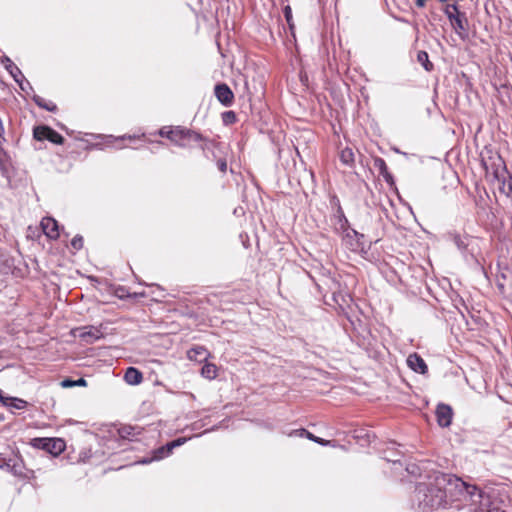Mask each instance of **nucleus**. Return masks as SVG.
Returning a JSON list of instances; mask_svg holds the SVG:
<instances>
[{"label":"nucleus","instance_id":"nucleus-1","mask_svg":"<svg viewBox=\"0 0 512 512\" xmlns=\"http://www.w3.org/2000/svg\"><path fill=\"white\" fill-rule=\"evenodd\" d=\"M413 501L422 512L433 511L448 503L462 512H502L477 486L440 472L434 473L428 482L417 484Z\"/></svg>","mask_w":512,"mask_h":512},{"label":"nucleus","instance_id":"nucleus-2","mask_svg":"<svg viewBox=\"0 0 512 512\" xmlns=\"http://www.w3.org/2000/svg\"><path fill=\"white\" fill-rule=\"evenodd\" d=\"M480 156L487 178L493 181H504V177H509L506 164L499 153L485 147Z\"/></svg>","mask_w":512,"mask_h":512},{"label":"nucleus","instance_id":"nucleus-3","mask_svg":"<svg viewBox=\"0 0 512 512\" xmlns=\"http://www.w3.org/2000/svg\"><path fill=\"white\" fill-rule=\"evenodd\" d=\"M167 138L175 145L183 148L190 147L192 142L204 140L200 133L180 126L169 129Z\"/></svg>","mask_w":512,"mask_h":512},{"label":"nucleus","instance_id":"nucleus-4","mask_svg":"<svg viewBox=\"0 0 512 512\" xmlns=\"http://www.w3.org/2000/svg\"><path fill=\"white\" fill-rule=\"evenodd\" d=\"M31 445L35 448L42 449L53 456L62 453L66 447L64 440L60 438H34Z\"/></svg>","mask_w":512,"mask_h":512},{"label":"nucleus","instance_id":"nucleus-5","mask_svg":"<svg viewBox=\"0 0 512 512\" xmlns=\"http://www.w3.org/2000/svg\"><path fill=\"white\" fill-rule=\"evenodd\" d=\"M33 137L38 141L48 140L54 144L64 143V137L49 126L41 125L33 129Z\"/></svg>","mask_w":512,"mask_h":512},{"label":"nucleus","instance_id":"nucleus-6","mask_svg":"<svg viewBox=\"0 0 512 512\" xmlns=\"http://www.w3.org/2000/svg\"><path fill=\"white\" fill-rule=\"evenodd\" d=\"M449 22L456 34L462 39L468 38V20L465 13H456L455 15H448Z\"/></svg>","mask_w":512,"mask_h":512},{"label":"nucleus","instance_id":"nucleus-7","mask_svg":"<svg viewBox=\"0 0 512 512\" xmlns=\"http://www.w3.org/2000/svg\"><path fill=\"white\" fill-rule=\"evenodd\" d=\"M343 240L345 245L353 252H358L365 248L364 235L354 229H346Z\"/></svg>","mask_w":512,"mask_h":512},{"label":"nucleus","instance_id":"nucleus-8","mask_svg":"<svg viewBox=\"0 0 512 512\" xmlns=\"http://www.w3.org/2000/svg\"><path fill=\"white\" fill-rule=\"evenodd\" d=\"M217 100L224 106L229 107L234 100V94L229 86L225 83L217 84L214 88Z\"/></svg>","mask_w":512,"mask_h":512},{"label":"nucleus","instance_id":"nucleus-9","mask_svg":"<svg viewBox=\"0 0 512 512\" xmlns=\"http://www.w3.org/2000/svg\"><path fill=\"white\" fill-rule=\"evenodd\" d=\"M1 63L4 65L5 69L12 76L14 81L19 84L22 90H25L23 87V81H25L24 75L21 70L13 63V61L8 56H3L1 59Z\"/></svg>","mask_w":512,"mask_h":512},{"label":"nucleus","instance_id":"nucleus-10","mask_svg":"<svg viewBox=\"0 0 512 512\" xmlns=\"http://www.w3.org/2000/svg\"><path fill=\"white\" fill-rule=\"evenodd\" d=\"M211 353L204 346L196 345L187 351V358L198 363L206 362Z\"/></svg>","mask_w":512,"mask_h":512},{"label":"nucleus","instance_id":"nucleus-11","mask_svg":"<svg viewBox=\"0 0 512 512\" xmlns=\"http://www.w3.org/2000/svg\"><path fill=\"white\" fill-rule=\"evenodd\" d=\"M406 362L408 367L416 373L426 374L428 371V367L424 359L417 353L410 354Z\"/></svg>","mask_w":512,"mask_h":512},{"label":"nucleus","instance_id":"nucleus-12","mask_svg":"<svg viewBox=\"0 0 512 512\" xmlns=\"http://www.w3.org/2000/svg\"><path fill=\"white\" fill-rule=\"evenodd\" d=\"M41 227L45 235L51 239H56L59 236L58 223L51 217H44L41 220Z\"/></svg>","mask_w":512,"mask_h":512},{"label":"nucleus","instance_id":"nucleus-13","mask_svg":"<svg viewBox=\"0 0 512 512\" xmlns=\"http://www.w3.org/2000/svg\"><path fill=\"white\" fill-rule=\"evenodd\" d=\"M0 401L3 404V406L9 408L10 411H12V409L21 410V409H24L28 405V403L23 399L16 398V397L4 396L3 391L1 389H0Z\"/></svg>","mask_w":512,"mask_h":512},{"label":"nucleus","instance_id":"nucleus-14","mask_svg":"<svg viewBox=\"0 0 512 512\" xmlns=\"http://www.w3.org/2000/svg\"><path fill=\"white\" fill-rule=\"evenodd\" d=\"M186 441L185 438H178L176 440H173L171 442H168L166 445L158 448L156 451H155V458L156 459H162L166 456H168L172 450L182 444H184Z\"/></svg>","mask_w":512,"mask_h":512},{"label":"nucleus","instance_id":"nucleus-15","mask_svg":"<svg viewBox=\"0 0 512 512\" xmlns=\"http://www.w3.org/2000/svg\"><path fill=\"white\" fill-rule=\"evenodd\" d=\"M117 431L122 439L133 441L141 433V428L138 426L124 425L118 428Z\"/></svg>","mask_w":512,"mask_h":512},{"label":"nucleus","instance_id":"nucleus-16","mask_svg":"<svg viewBox=\"0 0 512 512\" xmlns=\"http://www.w3.org/2000/svg\"><path fill=\"white\" fill-rule=\"evenodd\" d=\"M124 379L130 385H138L142 382L143 375L137 368L129 367L124 374Z\"/></svg>","mask_w":512,"mask_h":512},{"label":"nucleus","instance_id":"nucleus-17","mask_svg":"<svg viewBox=\"0 0 512 512\" xmlns=\"http://www.w3.org/2000/svg\"><path fill=\"white\" fill-rule=\"evenodd\" d=\"M200 373L202 377L208 380H213L218 375V368L215 364L206 361L202 366Z\"/></svg>","mask_w":512,"mask_h":512},{"label":"nucleus","instance_id":"nucleus-18","mask_svg":"<svg viewBox=\"0 0 512 512\" xmlns=\"http://www.w3.org/2000/svg\"><path fill=\"white\" fill-rule=\"evenodd\" d=\"M202 142L203 144L201 145V148L205 153L206 157H209V153H211L213 158H217L216 150L220 148V144L212 140H207L205 138Z\"/></svg>","mask_w":512,"mask_h":512},{"label":"nucleus","instance_id":"nucleus-19","mask_svg":"<svg viewBox=\"0 0 512 512\" xmlns=\"http://www.w3.org/2000/svg\"><path fill=\"white\" fill-rule=\"evenodd\" d=\"M9 168H10L9 155L2 148H0V170H1V174L4 177H8Z\"/></svg>","mask_w":512,"mask_h":512},{"label":"nucleus","instance_id":"nucleus-20","mask_svg":"<svg viewBox=\"0 0 512 512\" xmlns=\"http://www.w3.org/2000/svg\"><path fill=\"white\" fill-rule=\"evenodd\" d=\"M499 183V191L507 197L512 196V176L504 177V181H497Z\"/></svg>","mask_w":512,"mask_h":512},{"label":"nucleus","instance_id":"nucleus-21","mask_svg":"<svg viewBox=\"0 0 512 512\" xmlns=\"http://www.w3.org/2000/svg\"><path fill=\"white\" fill-rule=\"evenodd\" d=\"M417 61L423 66V68L430 72L433 70L434 66L429 61V55L426 51H419L417 54Z\"/></svg>","mask_w":512,"mask_h":512},{"label":"nucleus","instance_id":"nucleus-22","mask_svg":"<svg viewBox=\"0 0 512 512\" xmlns=\"http://www.w3.org/2000/svg\"><path fill=\"white\" fill-rule=\"evenodd\" d=\"M33 100L38 107L43 108L47 111L53 112L57 109L54 103L46 101L44 98L38 95H34Z\"/></svg>","mask_w":512,"mask_h":512},{"label":"nucleus","instance_id":"nucleus-23","mask_svg":"<svg viewBox=\"0 0 512 512\" xmlns=\"http://www.w3.org/2000/svg\"><path fill=\"white\" fill-rule=\"evenodd\" d=\"M340 161L347 166L353 165L354 153L351 148H345L340 152Z\"/></svg>","mask_w":512,"mask_h":512},{"label":"nucleus","instance_id":"nucleus-24","mask_svg":"<svg viewBox=\"0 0 512 512\" xmlns=\"http://www.w3.org/2000/svg\"><path fill=\"white\" fill-rule=\"evenodd\" d=\"M86 384H87V382L84 378H79L77 380H72V379L66 378L61 382V386L63 388H71V387H75V386H86Z\"/></svg>","mask_w":512,"mask_h":512},{"label":"nucleus","instance_id":"nucleus-25","mask_svg":"<svg viewBox=\"0 0 512 512\" xmlns=\"http://www.w3.org/2000/svg\"><path fill=\"white\" fill-rule=\"evenodd\" d=\"M453 409L450 405L439 403L437 405L435 416H452Z\"/></svg>","mask_w":512,"mask_h":512},{"label":"nucleus","instance_id":"nucleus-26","mask_svg":"<svg viewBox=\"0 0 512 512\" xmlns=\"http://www.w3.org/2000/svg\"><path fill=\"white\" fill-rule=\"evenodd\" d=\"M222 120H223V123L226 125L235 123L237 120L235 112L225 111L224 113H222Z\"/></svg>","mask_w":512,"mask_h":512},{"label":"nucleus","instance_id":"nucleus-27","mask_svg":"<svg viewBox=\"0 0 512 512\" xmlns=\"http://www.w3.org/2000/svg\"><path fill=\"white\" fill-rule=\"evenodd\" d=\"M374 166L378 169L380 175L386 173L388 171L387 164L384 159L378 157L374 159Z\"/></svg>","mask_w":512,"mask_h":512},{"label":"nucleus","instance_id":"nucleus-28","mask_svg":"<svg viewBox=\"0 0 512 512\" xmlns=\"http://www.w3.org/2000/svg\"><path fill=\"white\" fill-rule=\"evenodd\" d=\"M354 433H355L354 437L356 439H364L368 443L370 442V439L373 436V435H371V433L369 431H366L364 429L355 430Z\"/></svg>","mask_w":512,"mask_h":512},{"label":"nucleus","instance_id":"nucleus-29","mask_svg":"<svg viewBox=\"0 0 512 512\" xmlns=\"http://www.w3.org/2000/svg\"><path fill=\"white\" fill-rule=\"evenodd\" d=\"M445 15L448 17V15H455L456 13H461L459 11V7L457 4H447L444 9Z\"/></svg>","mask_w":512,"mask_h":512},{"label":"nucleus","instance_id":"nucleus-30","mask_svg":"<svg viewBox=\"0 0 512 512\" xmlns=\"http://www.w3.org/2000/svg\"><path fill=\"white\" fill-rule=\"evenodd\" d=\"M338 214H339V223H340L341 228L344 230L348 229L347 228L348 220H347L346 216L344 215V212L340 206L338 208Z\"/></svg>","mask_w":512,"mask_h":512},{"label":"nucleus","instance_id":"nucleus-31","mask_svg":"<svg viewBox=\"0 0 512 512\" xmlns=\"http://www.w3.org/2000/svg\"><path fill=\"white\" fill-rule=\"evenodd\" d=\"M71 246H72L75 250H80V249L83 247V238H82V236H80V235H76V236L71 240Z\"/></svg>","mask_w":512,"mask_h":512},{"label":"nucleus","instance_id":"nucleus-32","mask_svg":"<svg viewBox=\"0 0 512 512\" xmlns=\"http://www.w3.org/2000/svg\"><path fill=\"white\" fill-rule=\"evenodd\" d=\"M216 159V165L218 167V169L222 172V173H225L227 171V162H226V159L224 158H221V157H218L215 158Z\"/></svg>","mask_w":512,"mask_h":512},{"label":"nucleus","instance_id":"nucleus-33","mask_svg":"<svg viewBox=\"0 0 512 512\" xmlns=\"http://www.w3.org/2000/svg\"><path fill=\"white\" fill-rule=\"evenodd\" d=\"M453 241H454L455 245L458 247V249L463 250L466 248V244L460 235H458V234L454 235Z\"/></svg>","mask_w":512,"mask_h":512},{"label":"nucleus","instance_id":"nucleus-34","mask_svg":"<svg viewBox=\"0 0 512 512\" xmlns=\"http://www.w3.org/2000/svg\"><path fill=\"white\" fill-rule=\"evenodd\" d=\"M437 423L440 427L446 428L451 425L452 418H436Z\"/></svg>","mask_w":512,"mask_h":512},{"label":"nucleus","instance_id":"nucleus-35","mask_svg":"<svg viewBox=\"0 0 512 512\" xmlns=\"http://www.w3.org/2000/svg\"><path fill=\"white\" fill-rule=\"evenodd\" d=\"M284 16H285V19H286L287 23L290 25V27H292V24H291L292 11H291V8L289 6H286L284 8Z\"/></svg>","mask_w":512,"mask_h":512},{"label":"nucleus","instance_id":"nucleus-36","mask_svg":"<svg viewBox=\"0 0 512 512\" xmlns=\"http://www.w3.org/2000/svg\"><path fill=\"white\" fill-rule=\"evenodd\" d=\"M98 333H99V331L97 329H94V330L91 329L89 332L81 334V337L82 338L90 337V338H93V339H97L98 338Z\"/></svg>","mask_w":512,"mask_h":512},{"label":"nucleus","instance_id":"nucleus-37","mask_svg":"<svg viewBox=\"0 0 512 512\" xmlns=\"http://www.w3.org/2000/svg\"><path fill=\"white\" fill-rule=\"evenodd\" d=\"M381 176L384 178V180L388 184H390V185L394 184V178H393L392 174L389 171H387L386 173L382 174Z\"/></svg>","mask_w":512,"mask_h":512},{"label":"nucleus","instance_id":"nucleus-38","mask_svg":"<svg viewBox=\"0 0 512 512\" xmlns=\"http://www.w3.org/2000/svg\"><path fill=\"white\" fill-rule=\"evenodd\" d=\"M438 1H439V2H441V3H445V2H447L448 0H438ZM415 2H416V6H417L418 8H423V7H425V5H426V0H415Z\"/></svg>","mask_w":512,"mask_h":512},{"label":"nucleus","instance_id":"nucleus-39","mask_svg":"<svg viewBox=\"0 0 512 512\" xmlns=\"http://www.w3.org/2000/svg\"><path fill=\"white\" fill-rule=\"evenodd\" d=\"M5 141V138H4V126H3V122L2 120L0 119V143Z\"/></svg>","mask_w":512,"mask_h":512},{"label":"nucleus","instance_id":"nucleus-40","mask_svg":"<svg viewBox=\"0 0 512 512\" xmlns=\"http://www.w3.org/2000/svg\"><path fill=\"white\" fill-rule=\"evenodd\" d=\"M170 128H167V127H163L161 130H160V135L161 136H164V137H167V132Z\"/></svg>","mask_w":512,"mask_h":512},{"label":"nucleus","instance_id":"nucleus-41","mask_svg":"<svg viewBox=\"0 0 512 512\" xmlns=\"http://www.w3.org/2000/svg\"><path fill=\"white\" fill-rule=\"evenodd\" d=\"M303 432L307 433V436L310 438V439H313L314 441H318L317 438H315L311 433L307 432L306 430H302Z\"/></svg>","mask_w":512,"mask_h":512},{"label":"nucleus","instance_id":"nucleus-42","mask_svg":"<svg viewBox=\"0 0 512 512\" xmlns=\"http://www.w3.org/2000/svg\"><path fill=\"white\" fill-rule=\"evenodd\" d=\"M23 87H24V89H25V90L27 89V87L31 89V85H30V83H29V82H27V81H26V84H25V85L23 84Z\"/></svg>","mask_w":512,"mask_h":512}]
</instances>
